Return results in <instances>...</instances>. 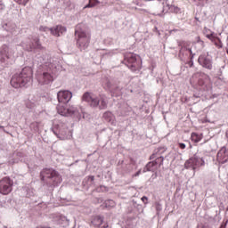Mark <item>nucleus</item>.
I'll return each instance as SVG.
<instances>
[{
    "instance_id": "b1692460",
    "label": "nucleus",
    "mask_w": 228,
    "mask_h": 228,
    "mask_svg": "<svg viewBox=\"0 0 228 228\" xmlns=\"http://www.w3.org/2000/svg\"><path fill=\"white\" fill-rule=\"evenodd\" d=\"M169 12H171L172 13H179V12H181V9L175 5H171L169 6Z\"/></svg>"
},
{
    "instance_id": "393cba45",
    "label": "nucleus",
    "mask_w": 228,
    "mask_h": 228,
    "mask_svg": "<svg viewBox=\"0 0 228 228\" xmlns=\"http://www.w3.org/2000/svg\"><path fill=\"white\" fill-rule=\"evenodd\" d=\"M209 0H191L192 3H196L197 6H204L205 3Z\"/></svg>"
},
{
    "instance_id": "2f4dec72",
    "label": "nucleus",
    "mask_w": 228,
    "mask_h": 228,
    "mask_svg": "<svg viewBox=\"0 0 228 228\" xmlns=\"http://www.w3.org/2000/svg\"><path fill=\"white\" fill-rule=\"evenodd\" d=\"M140 174H142V170H139L138 172H136V174H134V176L138 177V175H140Z\"/></svg>"
},
{
    "instance_id": "c85d7f7f",
    "label": "nucleus",
    "mask_w": 228,
    "mask_h": 228,
    "mask_svg": "<svg viewBox=\"0 0 228 228\" xmlns=\"http://www.w3.org/2000/svg\"><path fill=\"white\" fill-rule=\"evenodd\" d=\"M148 200H149V198H147L146 196H143L142 198V201L143 202V204H147Z\"/></svg>"
},
{
    "instance_id": "e433bc0d",
    "label": "nucleus",
    "mask_w": 228,
    "mask_h": 228,
    "mask_svg": "<svg viewBox=\"0 0 228 228\" xmlns=\"http://www.w3.org/2000/svg\"><path fill=\"white\" fill-rule=\"evenodd\" d=\"M226 211H228V208H226Z\"/></svg>"
},
{
    "instance_id": "a878e982",
    "label": "nucleus",
    "mask_w": 228,
    "mask_h": 228,
    "mask_svg": "<svg viewBox=\"0 0 228 228\" xmlns=\"http://www.w3.org/2000/svg\"><path fill=\"white\" fill-rule=\"evenodd\" d=\"M198 85L200 86H204L206 85V76H202L201 77L199 78Z\"/></svg>"
},
{
    "instance_id": "4468645a",
    "label": "nucleus",
    "mask_w": 228,
    "mask_h": 228,
    "mask_svg": "<svg viewBox=\"0 0 228 228\" xmlns=\"http://www.w3.org/2000/svg\"><path fill=\"white\" fill-rule=\"evenodd\" d=\"M26 49L27 51H35V49L42 51L44 46H42V44H40V38L34 37L30 40V45L27 46Z\"/></svg>"
},
{
    "instance_id": "72a5a7b5",
    "label": "nucleus",
    "mask_w": 228,
    "mask_h": 228,
    "mask_svg": "<svg viewBox=\"0 0 228 228\" xmlns=\"http://www.w3.org/2000/svg\"><path fill=\"white\" fill-rule=\"evenodd\" d=\"M189 66H190V67H193V61H189Z\"/></svg>"
},
{
    "instance_id": "f704fd0d",
    "label": "nucleus",
    "mask_w": 228,
    "mask_h": 228,
    "mask_svg": "<svg viewBox=\"0 0 228 228\" xmlns=\"http://www.w3.org/2000/svg\"><path fill=\"white\" fill-rule=\"evenodd\" d=\"M94 176H91V181H94Z\"/></svg>"
},
{
    "instance_id": "ddd939ff",
    "label": "nucleus",
    "mask_w": 228,
    "mask_h": 228,
    "mask_svg": "<svg viewBox=\"0 0 228 228\" xmlns=\"http://www.w3.org/2000/svg\"><path fill=\"white\" fill-rule=\"evenodd\" d=\"M53 75L49 72H44L37 76V81L40 85H49V83H53Z\"/></svg>"
},
{
    "instance_id": "dca6fc26",
    "label": "nucleus",
    "mask_w": 228,
    "mask_h": 228,
    "mask_svg": "<svg viewBox=\"0 0 228 228\" xmlns=\"http://www.w3.org/2000/svg\"><path fill=\"white\" fill-rule=\"evenodd\" d=\"M11 56L12 55L10 54V47H8L7 45H3L0 51V61H2V63H4V61L10 60Z\"/></svg>"
},
{
    "instance_id": "20e7f679",
    "label": "nucleus",
    "mask_w": 228,
    "mask_h": 228,
    "mask_svg": "<svg viewBox=\"0 0 228 228\" xmlns=\"http://www.w3.org/2000/svg\"><path fill=\"white\" fill-rule=\"evenodd\" d=\"M125 61H126L127 67H129L132 72H136V70H140V69H142V59H140V57L135 53H126Z\"/></svg>"
},
{
    "instance_id": "423d86ee",
    "label": "nucleus",
    "mask_w": 228,
    "mask_h": 228,
    "mask_svg": "<svg viewBox=\"0 0 228 228\" xmlns=\"http://www.w3.org/2000/svg\"><path fill=\"white\" fill-rule=\"evenodd\" d=\"M76 35L77 37V44L80 49H86L90 45V40L92 38V34L86 31L76 30Z\"/></svg>"
},
{
    "instance_id": "f8f14e48",
    "label": "nucleus",
    "mask_w": 228,
    "mask_h": 228,
    "mask_svg": "<svg viewBox=\"0 0 228 228\" xmlns=\"http://www.w3.org/2000/svg\"><path fill=\"white\" fill-rule=\"evenodd\" d=\"M57 99L59 102H63L65 104L72 99V93L67 90L60 91L57 94Z\"/></svg>"
},
{
    "instance_id": "1a4fd4ad",
    "label": "nucleus",
    "mask_w": 228,
    "mask_h": 228,
    "mask_svg": "<svg viewBox=\"0 0 228 228\" xmlns=\"http://www.w3.org/2000/svg\"><path fill=\"white\" fill-rule=\"evenodd\" d=\"M198 63L207 69V70H213V60L209 58L208 53L200 54L198 58Z\"/></svg>"
},
{
    "instance_id": "2eb2a0df",
    "label": "nucleus",
    "mask_w": 228,
    "mask_h": 228,
    "mask_svg": "<svg viewBox=\"0 0 228 228\" xmlns=\"http://www.w3.org/2000/svg\"><path fill=\"white\" fill-rule=\"evenodd\" d=\"M206 37L208 38V40L212 42L217 49H222V47H224L222 40L216 37L215 33L208 34Z\"/></svg>"
},
{
    "instance_id": "7ed1b4c3",
    "label": "nucleus",
    "mask_w": 228,
    "mask_h": 228,
    "mask_svg": "<svg viewBox=\"0 0 228 228\" xmlns=\"http://www.w3.org/2000/svg\"><path fill=\"white\" fill-rule=\"evenodd\" d=\"M82 101L88 102L91 108H98V110H106L108 108V100L104 95L94 97L90 93H85Z\"/></svg>"
},
{
    "instance_id": "aec40b11",
    "label": "nucleus",
    "mask_w": 228,
    "mask_h": 228,
    "mask_svg": "<svg viewBox=\"0 0 228 228\" xmlns=\"http://www.w3.org/2000/svg\"><path fill=\"white\" fill-rule=\"evenodd\" d=\"M104 120L112 126L115 124V115L111 111H105L102 115Z\"/></svg>"
},
{
    "instance_id": "4be33fe9",
    "label": "nucleus",
    "mask_w": 228,
    "mask_h": 228,
    "mask_svg": "<svg viewBox=\"0 0 228 228\" xmlns=\"http://www.w3.org/2000/svg\"><path fill=\"white\" fill-rule=\"evenodd\" d=\"M41 67L45 70H49L51 69V67H53V63H51V59L47 58L46 61L43 60Z\"/></svg>"
},
{
    "instance_id": "6ab92c4d",
    "label": "nucleus",
    "mask_w": 228,
    "mask_h": 228,
    "mask_svg": "<svg viewBox=\"0 0 228 228\" xmlns=\"http://www.w3.org/2000/svg\"><path fill=\"white\" fill-rule=\"evenodd\" d=\"M49 29L51 31V34L53 35V37H60L61 35H63V33L67 31V28L61 25H58Z\"/></svg>"
},
{
    "instance_id": "bb28decb",
    "label": "nucleus",
    "mask_w": 228,
    "mask_h": 228,
    "mask_svg": "<svg viewBox=\"0 0 228 228\" xmlns=\"http://www.w3.org/2000/svg\"><path fill=\"white\" fill-rule=\"evenodd\" d=\"M105 88H107L108 90H111V82H110V80H106L105 84H104Z\"/></svg>"
},
{
    "instance_id": "a211bd4d",
    "label": "nucleus",
    "mask_w": 228,
    "mask_h": 228,
    "mask_svg": "<svg viewBox=\"0 0 228 228\" xmlns=\"http://www.w3.org/2000/svg\"><path fill=\"white\" fill-rule=\"evenodd\" d=\"M103 223H104V217L101 216H94L92 217L90 225L91 227H94V228H101V225H102Z\"/></svg>"
},
{
    "instance_id": "cd10ccee",
    "label": "nucleus",
    "mask_w": 228,
    "mask_h": 228,
    "mask_svg": "<svg viewBox=\"0 0 228 228\" xmlns=\"http://www.w3.org/2000/svg\"><path fill=\"white\" fill-rule=\"evenodd\" d=\"M27 108H28L29 110L33 109V107L35 106V103H31V102H28L26 103Z\"/></svg>"
},
{
    "instance_id": "473e14b6",
    "label": "nucleus",
    "mask_w": 228,
    "mask_h": 228,
    "mask_svg": "<svg viewBox=\"0 0 228 228\" xmlns=\"http://www.w3.org/2000/svg\"><path fill=\"white\" fill-rule=\"evenodd\" d=\"M105 204H106V206H108V204H114V201L113 200H107Z\"/></svg>"
},
{
    "instance_id": "7c9ffc66",
    "label": "nucleus",
    "mask_w": 228,
    "mask_h": 228,
    "mask_svg": "<svg viewBox=\"0 0 228 228\" xmlns=\"http://www.w3.org/2000/svg\"><path fill=\"white\" fill-rule=\"evenodd\" d=\"M158 158H156V154L153 153L151 157H150V159L152 160V159H157Z\"/></svg>"
},
{
    "instance_id": "f3484780",
    "label": "nucleus",
    "mask_w": 228,
    "mask_h": 228,
    "mask_svg": "<svg viewBox=\"0 0 228 228\" xmlns=\"http://www.w3.org/2000/svg\"><path fill=\"white\" fill-rule=\"evenodd\" d=\"M217 161L219 163H227L228 161V151L226 148H222L217 153Z\"/></svg>"
},
{
    "instance_id": "39448f33",
    "label": "nucleus",
    "mask_w": 228,
    "mask_h": 228,
    "mask_svg": "<svg viewBox=\"0 0 228 228\" xmlns=\"http://www.w3.org/2000/svg\"><path fill=\"white\" fill-rule=\"evenodd\" d=\"M204 159L200 158L197 156V154H194L192 157H191L189 159H187L184 163V168L186 170L191 168L195 172L197 168H200V167H204L205 165Z\"/></svg>"
},
{
    "instance_id": "412c9836",
    "label": "nucleus",
    "mask_w": 228,
    "mask_h": 228,
    "mask_svg": "<svg viewBox=\"0 0 228 228\" xmlns=\"http://www.w3.org/2000/svg\"><path fill=\"white\" fill-rule=\"evenodd\" d=\"M202 138H204V135H202V134L192 133L191 135V142H194V143H199V142H200Z\"/></svg>"
},
{
    "instance_id": "f03ea898",
    "label": "nucleus",
    "mask_w": 228,
    "mask_h": 228,
    "mask_svg": "<svg viewBox=\"0 0 228 228\" xmlns=\"http://www.w3.org/2000/svg\"><path fill=\"white\" fill-rule=\"evenodd\" d=\"M41 181L46 184L49 188H56V186H60L61 184V175L56 169L53 168H44L40 172Z\"/></svg>"
},
{
    "instance_id": "9b49d317",
    "label": "nucleus",
    "mask_w": 228,
    "mask_h": 228,
    "mask_svg": "<svg viewBox=\"0 0 228 228\" xmlns=\"http://www.w3.org/2000/svg\"><path fill=\"white\" fill-rule=\"evenodd\" d=\"M57 112L59 113V115H61L62 117H70L74 115V113H76V108L69 107L67 109L63 105H58Z\"/></svg>"
},
{
    "instance_id": "6e6552de",
    "label": "nucleus",
    "mask_w": 228,
    "mask_h": 228,
    "mask_svg": "<svg viewBox=\"0 0 228 228\" xmlns=\"http://www.w3.org/2000/svg\"><path fill=\"white\" fill-rule=\"evenodd\" d=\"M180 53L179 57L182 59L191 58L193 60V52H191V47H190V43L182 41L179 43Z\"/></svg>"
},
{
    "instance_id": "5701e85b",
    "label": "nucleus",
    "mask_w": 228,
    "mask_h": 228,
    "mask_svg": "<svg viewBox=\"0 0 228 228\" xmlns=\"http://www.w3.org/2000/svg\"><path fill=\"white\" fill-rule=\"evenodd\" d=\"M99 4V0H89L88 4H86L84 8H94V6H97Z\"/></svg>"
},
{
    "instance_id": "f257e3e1",
    "label": "nucleus",
    "mask_w": 228,
    "mask_h": 228,
    "mask_svg": "<svg viewBox=\"0 0 228 228\" xmlns=\"http://www.w3.org/2000/svg\"><path fill=\"white\" fill-rule=\"evenodd\" d=\"M33 83V68L27 66L19 74L13 75L11 85L13 88L28 87Z\"/></svg>"
},
{
    "instance_id": "c756f323",
    "label": "nucleus",
    "mask_w": 228,
    "mask_h": 228,
    "mask_svg": "<svg viewBox=\"0 0 228 228\" xmlns=\"http://www.w3.org/2000/svg\"><path fill=\"white\" fill-rule=\"evenodd\" d=\"M179 147L182 149V150H184L186 149V144L183 143V142H180L178 143Z\"/></svg>"
},
{
    "instance_id": "0eeeda50",
    "label": "nucleus",
    "mask_w": 228,
    "mask_h": 228,
    "mask_svg": "<svg viewBox=\"0 0 228 228\" xmlns=\"http://www.w3.org/2000/svg\"><path fill=\"white\" fill-rule=\"evenodd\" d=\"M13 190V180L5 176L0 180V193L2 195H9Z\"/></svg>"
},
{
    "instance_id": "9d476101",
    "label": "nucleus",
    "mask_w": 228,
    "mask_h": 228,
    "mask_svg": "<svg viewBox=\"0 0 228 228\" xmlns=\"http://www.w3.org/2000/svg\"><path fill=\"white\" fill-rule=\"evenodd\" d=\"M163 161H165V158L158 157L154 161L149 162L145 167L147 172H156L158 168L162 167Z\"/></svg>"
},
{
    "instance_id": "c9c22d12",
    "label": "nucleus",
    "mask_w": 228,
    "mask_h": 228,
    "mask_svg": "<svg viewBox=\"0 0 228 228\" xmlns=\"http://www.w3.org/2000/svg\"><path fill=\"white\" fill-rule=\"evenodd\" d=\"M220 228H224V225H221V227Z\"/></svg>"
}]
</instances>
